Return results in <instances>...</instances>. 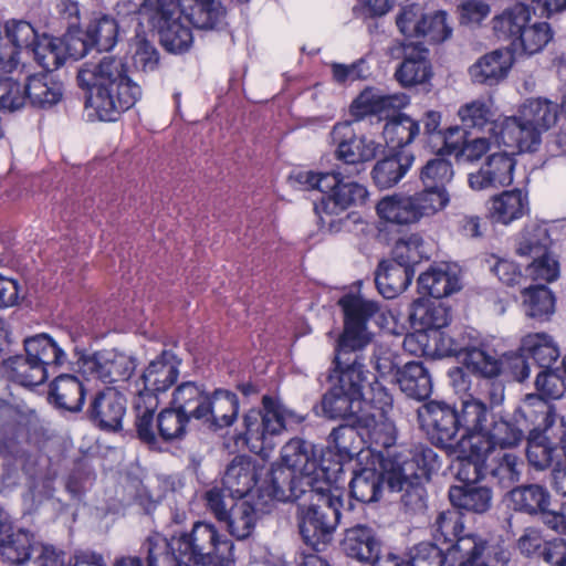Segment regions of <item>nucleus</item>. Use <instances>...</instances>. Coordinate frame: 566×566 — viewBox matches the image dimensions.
I'll list each match as a JSON object with an SVG mask.
<instances>
[{
	"mask_svg": "<svg viewBox=\"0 0 566 566\" xmlns=\"http://www.w3.org/2000/svg\"><path fill=\"white\" fill-rule=\"evenodd\" d=\"M239 408L240 401L237 394L217 388L209 394L207 412L201 423L214 431L230 427L238 418Z\"/></svg>",
	"mask_w": 566,
	"mask_h": 566,
	"instance_id": "31",
	"label": "nucleus"
},
{
	"mask_svg": "<svg viewBox=\"0 0 566 566\" xmlns=\"http://www.w3.org/2000/svg\"><path fill=\"white\" fill-rule=\"evenodd\" d=\"M376 211L382 221L400 226L411 224L421 219L412 196L385 197L377 203Z\"/></svg>",
	"mask_w": 566,
	"mask_h": 566,
	"instance_id": "52",
	"label": "nucleus"
},
{
	"mask_svg": "<svg viewBox=\"0 0 566 566\" xmlns=\"http://www.w3.org/2000/svg\"><path fill=\"white\" fill-rule=\"evenodd\" d=\"M409 104V96L405 93L386 94L376 86H366L352 101L349 114L355 120L367 117L387 118L391 113L401 111Z\"/></svg>",
	"mask_w": 566,
	"mask_h": 566,
	"instance_id": "20",
	"label": "nucleus"
},
{
	"mask_svg": "<svg viewBox=\"0 0 566 566\" xmlns=\"http://www.w3.org/2000/svg\"><path fill=\"white\" fill-rule=\"evenodd\" d=\"M24 350L32 361L45 367L50 375H54L66 360V354L62 347L45 333L28 337L24 340Z\"/></svg>",
	"mask_w": 566,
	"mask_h": 566,
	"instance_id": "46",
	"label": "nucleus"
},
{
	"mask_svg": "<svg viewBox=\"0 0 566 566\" xmlns=\"http://www.w3.org/2000/svg\"><path fill=\"white\" fill-rule=\"evenodd\" d=\"M297 184L307 190H318L319 200L314 202L318 227L329 233L349 231L352 223L361 217L353 209L363 207L369 199L367 187L344 175L338 169L329 171L300 170L294 175Z\"/></svg>",
	"mask_w": 566,
	"mask_h": 566,
	"instance_id": "2",
	"label": "nucleus"
},
{
	"mask_svg": "<svg viewBox=\"0 0 566 566\" xmlns=\"http://www.w3.org/2000/svg\"><path fill=\"white\" fill-rule=\"evenodd\" d=\"M530 212L527 192L515 188L504 190L490 200L489 213L492 220L502 224H510Z\"/></svg>",
	"mask_w": 566,
	"mask_h": 566,
	"instance_id": "42",
	"label": "nucleus"
},
{
	"mask_svg": "<svg viewBox=\"0 0 566 566\" xmlns=\"http://www.w3.org/2000/svg\"><path fill=\"white\" fill-rule=\"evenodd\" d=\"M469 336L470 329L457 336L447 334L443 328L413 332L406 335L403 347L415 355L433 359L451 356L460 358Z\"/></svg>",
	"mask_w": 566,
	"mask_h": 566,
	"instance_id": "17",
	"label": "nucleus"
},
{
	"mask_svg": "<svg viewBox=\"0 0 566 566\" xmlns=\"http://www.w3.org/2000/svg\"><path fill=\"white\" fill-rule=\"evenodd\" d=\"M181 4L192 28L220 30L226 25L227 10L220 0H181Z\"/></svg>",
	"mask_w": 566,
	"mask_h": 566,
	"instance_id": "38",
	"label": "nucleus"
},
{
	"mask_svg": "<svg viewBox=\"0 0 566 566\" xmlns=\"http://www.w3.org/2000/svg\"><path fill=\"white\" fill-rule=\"evenodd\" d=\"M146 566H189L176 544V537H165L160 533L148 535L140 546Z\"/></svg>",
	"mask_w": 566,
	"mask_h": 566,
	"instance_id": "36",
	"label": "nucleus"
},
{
	"mask_svg": "<svg viewBox=\"0 0 566 566\" xmlns=\"http://www.w3.org/2000/svg\"><path fill=\"white\" fill-rule=\"evenodd\" d=\"M448 497L452 507L460 512L484 514L492 506V489L479 483L451 485Z\"/></svg>",
	"mask_w": 566,
	"mask_h": 566,
	"instance_id": "40",
	"label": "nucleus"
},
{
	"mask_svg": "<svg viewBox=\"0 0 566 566\" xmlns=\"http://www.w3.org/2000/svg\"><path fill=\"white\" fill-rule=\"evenodd\" d=\"M531 18L532 11L530 6L521 2L515 3L492 19L494 35L500 41H509L517 49L520 33L524 31Z\"/></svg>",
	"mask_w": 566,
	"mask_h": 566,
	"instance_id": "44",
	"label": "nucleus"
},
{
	"mask_svg": "<svg viewBox=\"0 0 566 566\" xmlns=\"http://www.w3.org/2000/svg\"><path fill=\"white\" fill-rule=\"evenodd\" d=\"M387 461H395V455H381L378 469L364 467L354 472L349 482V493L353 499L363 504L374 503L381 499L385 485L388 486Z\"/></svg>",
	"mask_w": 566,
	"mask_h": 566,
	"instance_id": "25",
	"label": "nucleus"
},
{
	"mask_svg": "<svg viewBox=\"0 0 566 566\" xmlns=\"http://www.w3.org/2000/svg\"><path fill=\"white\" fill-rule=\"evenodd\" d=\"M140 12L166 52L184 54L191 49L192 27L184 15L181 0H144Z\"/></svg>",
	"mask_w": 566,
	"mask_h": 566,
	"instance_id": "10",
	"label": "nucleus"
},
{
	"mask_svg": "<svg viewBox=\"0 0 566 566\" xmlns=\"http://www.w3.org/2000/svg\"><path fill=\"white\" fill-rule=\"evenodd\" d=\"M514 419L518 421L524 434H543L555 423L556 408L546 398L528 394L514 411Z\"/></svg>",
	"mask_w": 566,
	"mask_h": 566,
	"instance_id": "26",
	"label": "nucleus"
},
{
	"mask_svg": "<svg viewBox=\"0 0 566 566\" xmlns=\"http://www.w3.org/2000/svg\"><path fill=\"white\" fill-rule=\"evenodd\" d=\"M262 408H252L242 417L243 429L235 437L237 443L245 446L250 452L265 459L275 448V438L302 424L305 416L287 408L277 397L264 395Z\"/></svg>",
	"mask_w": 566,
	"mask_h": 566,
	"instance_id": "7",
	"label": "nucleus"
},
{
	"mask_svg": "<svg viewBox=\"0 0 566 566\" xmlns=\"http://www.w3.org/2000/svg\"><path fill=\"white\" fill-rule=\"evenodd\" d=\"M327 453L318 452L316 446L302 438L290 439L281 450L282 464L310 478L326 479L332 482Z\"/></svg>",
	"mask_w": 566,
	"mask_h": 566,
	"instance_id": "18",
	"label": "nucleus"
},
{
	"mask_svg": "<svg viewBox=\"0 0 566 566\" xmlns=\"http://www.w3.org/2000/svg\"><path fill=\"white\" fill-rule=\"evenodd\" d=\"M25 101L39 108H50L56 105L63 96V84L53 80L51 74L39 73L28 76L22 90Z\"/></svg>",
	"mask_w": 566,
	"mask_h": 566,
	"instance_id": "48",
	"label": "nucleus"
},
{
	"mask_svg": "<svg viewBox=\"0 0 566 566\" xmlns=\"http://www.w3.org/2000/svg\"><path fill=\"white\" fill-rule=\"evenodd\" d=\"M381 546L376 532L366 525L347 528L340 542L343 553L359 563H370L380 553Z\"/></svg>",
	"mask_w": 566,
	"mask_h": 566,
	"instance_id": "34",
	"label": "nucleus"
},
{
	"mask_svg": "<svg viewBox=\"0 0 566 566\" xmlns=\"http://www.w3.org/2000/svg\"><path fill=\"white\" fill-rule=\"evenodd\" d=\"M496 145L515 148L521 153L535 151L541 144L542 132L522 119V116H503Z\"/></svg>",
	"mask_w": 566,
	"mask_h": 566,
	"instance_id": "28",
	"label": "nucleus"
},
{
	"mask_svg": "<svg viewBox=\"0 0 566 566\" xmlns=\"http://www.w3.org/2000/svg\"><path fill=\"white\" fill-rule=\"evenodd\" d=\"M34 548V535L24 528L1 532L0 555L11 565H23L30 560Z\"/></svg>",
	"mask_w": 566,
	"mask_h": 566,
	"instance_id": "50",
	"label": "nucleus"
},
{
	"mask_svg": "<svg viewBox=\"0 0 566 566\" xmlns=\"http://www.w3.org/2000/svg\"><path fill=\"white\" fill-rule=\"evenodd\" d=\"M552 242L546 224H528L517 240L516 253L534 259L549 252Z\"/></svg>",
	"mask_w": 566,
	"mask_h": 566,
	"instance_id": "63",
	"label": "nucleus"
},
{
	"mask_svg": "<svg viewBox=\"0 0 566 566\" xmlns=\"http://www.w3.org/2000/svg\"><path fill=\"white\" fill-rule=\"evenodd\" d=\"M525 313L538 322H547L555 313L556 297L545 284L525 287L522 291Z\"/></svg>",
	"mask_w": 566,
	"mask_h": 566,
	"instance_id": "60",
	"label": "nucleus"
},
{
	"mask_svg": "<svg viewBox=\"0 0 566 566\" xmlns=\"http://www.w3.org/2000/svg\"><path fill=\"white\" fill-rule=\"evenodd\" d=\"M297 504V524L304 543L314 551L327 543L340 522L344 509L343 492L332 488V482L316 489Z\"/></svg>",
	"mask_w": 566,
	"mask_h": 566,
	"instance_id": "8",
	"label": "nucleus"
},
{
	"mask_svg": "<svg viewBox=\"0 0 566 566\" xmlns=\"http://www.w3.org/2000/svg\"><path fill=\"white\" fill-rule=\"evenodd\" d=\"M388 490L400 492V503L406 512L419 513L427 509V484L441 467L438 453L424 443L415 444L409 457L387 461Z\"/></svg>",
	"mask_w": 566,
	"mask_h": 566,
	"instance_id": "5",
	"label": "nucleus"
},
{
	"mask_svg": "<svg viewBox=\"0 0 566 566\" xmlns=\"http://www.w3.org/2000/svg\"><path fill=\"white\" fill-rule=\"evenodd\" d=\"M360 350L335 346L326 377L329 388L321 399L323 413L328 419L353 416L354 405H361L368 370L365 368Z\"/></svg>",
	"mask_w": 566,
	"mask_h": 566,
	"instance_id": "4",
	"label": "nucleus"
},
{
	"mask_svg": "<svg viewBox=\"0 0 566 566\" xmlns=\"http://www.w3.org/2000/svg\"><path fill=\"white\" fill-rule=\"evenodd\" d=\"M357 417L355 423H343L334 428L327 438L328 454L334 453L337 460L331 464V473L336 478L343 471L344 463L352 461L364 449V434L359 428L366 429Z\"/></svg>",
	"mask_w": 566,
	"mask_h": 566,
	"instance_id": "22",
	"label": "nucleus"
},
{
	"mask_svg": "<svg viewBox=\"0 0 566 566\" xmlns=\"http://www.w3.org/2000/svg\"><path fill=\"white\" fill-rule=\"evenodd\" d=\"M337 306L343 313L344 328L336 345L365 348L373 338V334L368 331V324L380 313V304L377 301L365 298L359 291H349L338 298Z\"/></svg>",
	"mask_w": 566,
	"mask_h": 566,
	"instance_id": "11",
	"label": "nucleus"
},
{
	"mask_svg": "<svg viewBox=\"0 0 566 566\" xmlns=\"http://www.w3.org/2000/svg\"><path fill=\"white\" fill-rule=\"evenodd\" d=\"M382 136L390 151L407 150L406 147L420 136V123L397 111L386 118Z\"/></svg>",
	"mask_w": 566,
	"mask_h": 566,
	"instance_id": "45",
	"label": "nucleus"
},
{
	"mask_svg": "<svg viewBox=\"0 0 566 566\" xmlns=\"http://www.w3.org/2000/svg\"><path fill=\"white\" fill-rule=\"evenodd\" d=\"M127 400L115 387H105L96 391L87 406L86 417L97 429L104 432H118L123 429Z\"/></svg>",
	"mask_w": 566,
	"mask_h": 566,
	"instance_id": "19",
	"label": "nucleus"
},
{
	"mask_svg": "<svg viewBox=\"0 0 566 566\" xmlns=\"http://www.w3.org/2000/svg\"><path fill=\"white\" fill-rule=\"evenodd\" d=\"M463 366L478 378L501 376L503 364L496 350L475 329H470V336L461 354Z\"/></svg>",
	"mask_w": 566,
	"mask_h": 566,
	"instance_id": "21",
	"label": "nucleus"
},
{
	"mask_svg": "<svg viewBox=\"0 0 566 566\" xmlns=\"http://www.w3.org/2000/svg\"><path fill=\"white\" fill-rule=\"evenodd\" d=\"M460 447L461 454L457 459L455 479L461 484L480 483L486 478V457L489 454L472 439L463 442Z\"/></svg>",
	"mask_w": 566,
	"mask_h": 566,
	"instance_id": "47",
	"label": "nucleus"
},
{
	"mask_svg": "<svg viewBox=\"0 0 566 566\" xmlns=\"http://www.w3.org/2000/svg\"><path fill=\"white\" fill-rule=\"evenodd\" d=\"M488 541L474 533H463L448 547L451 566H474L483 558Z\"/></svg>",
	"mask_w": 566,
	"mask_h": 566,
	"instance_id": "53",
	"label": "nucleus"
},
{
	"mask_svg": "<svg viewBox=\"0 0 566 566\" xmlns=\"http://www.w3.org/2000/svg\"><path fill=\"white\" fill-rule=\"evenodd\" d=\"M269 512L268 505L258 495L250 500L240 499L230 506L227 517L222 522L227 524L232 536L244 539L254 530L259 514Z\"/></svg>",
	"mask_w": 566,
	"mask_h": 566,
	"instance_id": "29",
	"label": "nucleus"
},
{
	"mask_svg": "<svg viewBox=\"0 0 566 566\" xmlns=\"http://www.w3.org/2000/svg\"><path fill=\"white\" fill-rule=\"evenodd\" d=\"M367 390L364 389L361 403L373 409L364 418V427L371 428L378 422H382L392 409L394 398L389 390L377 379L367 382Z\"/></svg>",
	"mask_w": 566,
	"mask_h": 566,
	"instance_id": "59",
	"label": "nucleus"
},
{
	"mask_svg": "<svg viewBox=\"0 0 566 566\" xmlns=\"http://www.w3.org/2000/svg\"><path fill=\"white\" fill-rule=\"evenodd\" d=\"M515 166L516 159L512 155L494 153L478 171L469 174V186L476 191L510 186L513 182Z\"/></svg>",
	"mask_w": 566,
	"mask_h": 566,
	"instance_id": "24",
	"label": "nucleus"
},
{
	"mask_svg": "<svg viewBox=\"0 0 566 566\" xmlns=\"http://www.w3.org/2000/svg\"><path fill=\"white\" fill-rule=\"evenodd\" d=\"M49 397L57 408L78 412L85 402L86 388L77 376L61 374L50 384Z\"/></svg>",
	"mask_w": 566,
	"mask_h": 566,
	"instance_id": "43",
	"label": "nucleus"
},
{
	"mask_svg": "<svg viewBox=\"0 0 566 566\" xmlns=\"http://www.w3.org/2000/svg\"><path fill=\"white\" fill-rule=\"evenodd\" d=\"M189 566H231L234 544L214 524L198 521L190 531L174 534Z\"/></svg>",
	"mask_w": 566,
	"mask_h": 566,
	"instance_id": "9",
	"label": "nucleus"
},
{
	"mask_svg": "<svg viewBox=\"0 0 566 566\" xmlns=\"http://www.w3.org/2000/svg\"><path fill=\"white\" fill-rule=\"evenodd\" d=\"M210 391L205 384L197 381H182L172 391L170 403L180 412L186 413L189 420L202 422L208 406Z\"/></svg>",
	"mask_w": 566,
	"mask_h": 566,
	"instance_id": "39",
	"label": "nucleus"
},
{
	"mask_svg": "<svg viewBox=\"0 0 566 566\" xmlns=\"http://www.w3.org/2000/svg\"><path fill=\"white\" fill-rule=\"evenodd\" d=\"M402 61L395 70L394 77L403 88H411L430 82L433 76L429 50L422 43L405 44Z\"/></svg>",
	"mask_w": 566,
	"mask_h": 566,
	"instance_id": "23",
	"label": "nucleus"
},
{
	"mask_svg": "<svg viewBox=\"0 0 566 566\" xmlns=\"http://www.w3.org/2000/svg\"><path fill=\"white\" fill-rule=\"evenodd\" d=\"M67 44L69 39H65V36L43 35L31 53L36 63L45 71L44 73L50 74L60 69L67 59L73 60Z\"/></svg>",
	"mask_w": 566,
	"mask_h": 566,
	"instance_id": "54",
	"label": "nucleus"
},
{
	"mask_svg": "<svg viewBox=\"0 0 566 566\" xmlns=\"http://www.w3.org/2000/svg\"><path fill=\"white\" fill-rule=\"evenodd\" d=\"M518 115L544 133L557 123L559 106L546 97H530L521 105Z\"/></svg>",
	"mask_w": 566,
	"mask_h": 566,
	"instance_id": "57",
	"label": "nucleus"
},
{
	"mask_svg": "<svg viewBox=\"0 0 566 566\" xmlns=\"http://www.w3.org/2000/svg\"><path fill=\"white\" fill-rule=\"evenodd\" d=\"M451 318V307L439 300H415L409 313L410 323L416 332L444 328L450 324Z\"/></svg>",
	"mask_w": 566,
	"mask_h": 566,
	"instance_id": "37",
	"label": "nucleus"
},
{
	"mask_svg": "<svg viewBox=\"0 0 566 566\" xmlns=\"http://www.w3.org/2000/svg\"><path fill=\"white\" fill-rule=\"evenodd\" d=\"M523 463L510 452L486 457V478L501 488H510L520 480Z\"/></svg>",
	"mask_w": 566,
	"mask_h": 566,
	"instance_id": "61",
	"label": "nucleus"
},
{
	"mask_svg": "<svg viewBox=\"0 0 566 566\" xmlns=\"http://www.w3.org/2000/svg\"><path fill=\"white\" fill-rule=\"evenodd\" d=\"M513 64L511 52L494 50L482 55L469 67V75L473 83L485 86H495L509 75Z\"/></svg>",
	"mask_w": 566,
	"mask_h": 566,
	"instance_id": "33",
	"label": "nucleus"
},
{
	"mask_svg": "<svg viewBox=\"0 0 566 566\" xmlns=\"http://www.w3.org/2000/svg\"><path fill=\"white\" fill-rule=\"evenodd\" d=\"M413 161L415 155L410 150L390 151L373 167L374 184L379 189H389L396 186L409 171Z\"/></svg>",
	"mask_w": 566,
	"mask_h": 566,
	"instance_id": "41",
	"label": "nucleus"
},
{
	"mask_svg": "<svg viewBox=\"0 0 566 566\" xmlns=\"http://www.w3.org/2000/svg\"><path fill=\"white\" fill-rule=\"evenodd\" d=\"M525 439L526 459L535 470H546L562 459L563 447L552 441L546 433L525 436Z\"/></svg>",
	"mask_w": 566,
	"mask_h": 566,
	"instance_id": "56",
	"label": "nucleus"
},
{
	"mask_svg": "<svg viewBox=\"0 0 566 566\" xmlns=\"http://www.w3.org/2000/svg\"><path fill=\"white\" fill-rule=\"evenodd\" d=\"M447 18L446 11L439 10L426 14L418 4L412 3L401 9L396 24L407 38H420L430 44H439L452 34V28Z\"/></svg>",
	"mask_w": 566,
	"mask_h": 566,
	"instance_id": "14",
	"label": "nucleus"
},
{
	"mask_svg": "<svg viewBox=\"0 0 566 566\" xmlns=\"http://www.w3.org/2000/svg\"><path fill=\"white\" fill-rule=\"evenodd\" d=\"M463 513L452 507L440 512L432 524V535L437 542L450 545L464 533Z\"/></svg>",
	"mask_w": 566,
	"mask_h": 566,
	"instance_id": "64",
	"label": "nucleus"
},
{
	"mask_svg": "<svg viewBox=\"0 0 566 566\" xmlns=\"http://www.w3.org/2000/svg\"><path fill=\"white\" fill-rule=\"evenodd\" d=\"M326 484V479L310 478L289 467L276 463L272 465L268 478L256 489V495L265 502L271 511L274 502H297L305 499L308 489Z\"/></svg>",
	"mask_w": 566,
	"mask_h": 566,
	"instance_id": "12",
	"label": "nucleus"
},
{
	"mask_svg": "<svg viewBox=\"0 0 566 566\" xmlns=\"http://www.w3.org/2000/svg\"><path fill=\"white\" fill-rule=\"evenodd\" d=\"M76 80L85 91V108L93 109L101 122H117L143 95L140 85L130 76L128 63L118 56L85 62Z\"/></svg>",
	"mask_w": 566,
	"mask_h": 566,
	"instance_id": "1",
	"label": "nucleus"
},
{
	"mask_svg": "<svg viewBox=\"0 0 566 566\" xmlns=\"http://www.w3.org/2000/svg\"><path fill=\"white\" fill-rule=\"evenodd\" d=\"M509 506L518 513L535 516L541 514L543 523L549 510L551 494L548 490L537 483L514 486L507 493Z\"/></svg>",
	"mask_w": 566,
	"mask_h": 566,
	"instance_id": "32",
	"label": "nucleus"
},
{
	"mask_svg": "<svg viewBox=\"0 0 566 566\" xmlns=\"http://www.w3.org/2000/svg\"><path fill=\"white\" fill-rule=\"evenodd\" d=\"M190 420L186 413L180 412L170 402L169 406L163 408L157 415L154 413V431L164 442H172L181 440L187 434V427Z\"/></svg>",
	"mask_w": 566,
	"mask_h": 566,
	"instance_id": "58",
	"label": "nucleus"
},
{
	"mask_svg": "<svg viewBox=\"0 0 566 566\" xmlns=\"http://www.w3.org/2000/svg\"><path fill=\"white\" fill-rule=\"evenodd\" d=\"M484 416V402L473 398L461 401L460 408L444 400H429L418 410L420 427L428 440L449 449L470 440Z\"/></svg>",
	"mask_w": 566,
	"mask_h": 566,
	"instance_id": "3",
	"label": "nucleus"
},
{
	"mask_svg": "<svg viewBox=\"0 0 566 566\" xmlns=\"http://www.w3.org/2000/svg\"><path fill=\"white\" fill-rule=\"evenodd\" d=\"M259 480L258 467L248 455H235L228 464L222 478V485L232 499L255 496L252 494Z\"/></svg>",
	"mask_w": 566,
	"mask_h": 566,
	"instance_id": "27",
	"label": "nucleus"
},
{
	"mask_svg": "<svg viewBox=\"0 0 566 566\" xmlns=\"http://www.w3.org/2000/svg\"><path fill=\"white\" fill-rule=\"evenodd\" d=\"M397 384L408 397L422 401L432 394V378L421 361H409L397 370Z\"/></svg>",
	"mask_w": 566,
	"mask_h": 566,
	"instance_id": "49",
	"label": "nucleus"
},
{
	"mask_svg": "<svg viewBox=\"0 0 566 566\" xmlns=\"http://www.w3.org/2000/svg\"><path fill=\"white\" fill-rule=\"evenodd\" d=\"M413 276L415 268L392 260H382L375 272V284L378 292L390 300L405 292Z\"/></svg>",
	"mask_w": 566,
	"mask_h": 566,
	"instance_id": "35",
	"label": "nucleus"
},
{
	"mask_svg": "<svg viewBox=\"0 0 566 566\" xmlns=\"http://www.w3.org/2000/svg\"><path fill=\"white\" fill-rule=\"evenodd\" d=\"M520 350L533 359L538 367L549 368L559 357V348L553 336L545 333H528L522 337Z\"/></svg>",
	"mask_w": 566,
	"mask_h": 566,
	"instance_id": "55",
	"label": "nucleus"
},
{
	"mask_svg": "<svg viewBox=\"0 0 566 566\" xmlns=\"http://www.w3.org/2000/svg\"><path fill=\"white\" fill-rule=\"evenodd\" d=\"M417 283L419 293L439 301L459 291L461 287L455 274L436 269L421 273Z\"/></svg>",
	"mask_w": 566,
	"mask_h": 566,
	"instance_id": "62",
	"label": "nucleus"
},
{
	"mask_svg": "<svg viewBox=\"0 0 566 566\" xmlns=\"http://www.w3.org/2000/svg\"><path fill=\"white\" fill-rule=\"evenodd\" d=\"M8 378L23 387H35L44 384L51 376L45 367L32 361L28 354L10 356L2 361Z\"/></svg>",
	"mask_w": 566,
	"mask_h": 566,
	"instance_id": "51",
	"label": "nucleus"
},
{
	"mask_svg": "<svg viewBox=\"0 0 566 566\" xmlns=\"http://www.w3.org/2000/svg\"><path fill=\"white\" fill-rule=\"evenodd\" d=\"M331 137L335 145V159L345 166L354 167L357 174L364 170V165L374 160L382 149L380 143L366 135L356 134L349 122L335 124Z\"/></svg>",
	"mask_w": 566,
	"mask_h": 566,
	"instance_id": "13",
	"label": "nucleus"
},
{
	"mask_svg": "<svg viewBox=\"0 0 566 566\" xmlns=\"http://www.w3.org/2000/svg\"><path fill=\"white\" fill-rule=\"evenodd\" d=\"M119 24L111 14L93 12L82 34L75 40L69 50L72 52L73 60L77 61L88 54L92 50L97 52H109L118 42Z\"/></svg>",
	"mask_w": 566,
	"mask_h": 566,
	"instance_id": "15",
	"label": "nucleus"
},
{
	"mask_svg": "<svg viewBox=\"0 0 566 566\" xmlns=\"http://www.w3.org/2000/svg\"><path fill=\"white\" fill-rule=\"evenodd\" d=\"M180 365L181 359L172 350L164 349L140 376L143 388L133 400L134 427L137 438L148 446L156 442L154 413L159 407L158 395L177 382Z\"/></svg>",
	"mask_w": 566,
	"mask_h": 566,
	"instance_id": "6",
	"label": "nucleus"
},
{
	"mask_svg": "<svg viewBox=\"0 0 566 566\" xmlns=\"http://www.w3.org/2000/svg\"><path fill=\"white\" fill-rule=\"evenodd\" d=\"M458 116L462 127L470 134H490L496 140L503 117L497 116L490 103L481 99L467 103L460 106Z\"/></svg>",
	"mask_w": 566,
	"mask_h": 566,
	"instance_id": "30",
	"label": "nucleus"
},
{
	"mask_svg": "<svg viewBox=\"0 0 566 566\" xmlns=\"http://www.w3.org/2000/svg\"><path fill=\"white\" fill-rule=\"evenodd\" d=\"M489 408L484 403V416L481 419L479 428L473 429L470 439L478 443L488 454L495 449L507 450L518 447L525 439L523 429L518 421L502 416H492L489 418Z\"/></svg>",
	"mask_w": 566,
	"mask_h": 566,
	"instance_id": "16",
	"label": "nucleus"
}]
</instances>
